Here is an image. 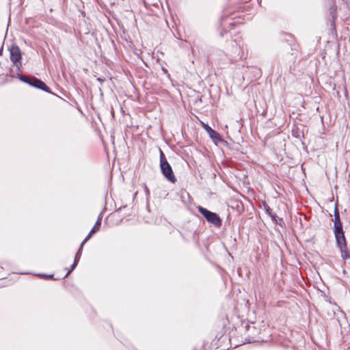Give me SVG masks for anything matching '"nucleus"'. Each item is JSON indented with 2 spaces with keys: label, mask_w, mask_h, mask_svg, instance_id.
Instances as JSON below:
<instances>
[{
  "label": "nucleus",
  "mask_w": 350,
  "mask_h": 350,
  "mask_svg": "<svg viewBox=\"0 0 350 350\" xmlns=\"http://www.w3.org/2000/svg\"><path fill=\"white\" fill-rule=\"evenodd\" d=\"M20 80L29 85L42 90L46 92H50V88L40 79L35 77H28L24 75H18Z\"/></svg>",
  "instance_id": "20e7f679"
},
{
  "label": "nucleus",
  "mask_w": 350,
  "mask_h": 350,
  "mask_svg": "<svg viewBox=\"0 0 350 350\" xmlns=\"http://www.w3.org/2000/svg\"><path fill=\"white\" fill-rule=\"evenodd\" d=\"M94 230H90V232H89V234H88V236L85 237V239L82 241V243H81V245H80V250H82L84 244L91 238V237L94 234Z\"/></svg>",
  "instance_id": "1a4fd4ad"
},
{
  "label": "nucleus",
  "mask_w": 350,
  "mask_h": 350,
  "mask_svg": "<svg viewBox=\"0 0 350 350\" xmlns=\"http://www.w3.org/2000/svg\"><path fill=\"white\" fill-rule=\"evenodd\" d=\"M97 80L100 82V83H103L105 79H102L101 78H98Z\"/></svg>",
  "instance_id": "ddd939ff"
},
{
  "label": "nucleus",
  "mask_w": 350,
  "mask_h": 350,
  "mask_svg": "<svg viewBox=\"0 0 350 350\" xmlns=\"http://www.w3.org/2000/svg\"><path fill=\"white\" fill-rule=\"evenodd\" d=\"M209 136H210L211 138H212L213 139H217L218 141H221V137L219 133H217V131H215V130L212 129H210Z\"/></svg>",
  "instance_id": "0eeeda50"
},
{
  "label": "nucleus",
  "mask_w": 350,
  "mask_h": 350,
  "mask_svg": "<svg viewBox=\"0 0 350 350\" xmlns=\"http://www.w3.org/2000/svg\"><path fill=\"white\" fill-rule=\"evenodd\" d=\"M204 128L206 130V131L208 132V133L209 134V131H210V129H211V128L210 126H208V125H206Z\"/></svg>",
  "instance_id": "f8f14e48"
},
{
  "label": "nucleus",
  "mask_w": 350,
  "mask_h": 350,
  "mask_svg": "<svg viewBox=\"0 0 350 350\" xmlns=\"http://www.w3.org/2000/svg\"><path fill=\"white\" fill-rule=\"evenodd\" d=\"M21 59V50L18 46H13L10 49V59L13 64L19 69L21 66L20 60Z\"/></svg>",
  "instance_id": "39448f33"
},
{
  "label": "nucleus",
  "mask_w": 350,
  "mask_h": 350,
  "mask_svg": "<svg viewBox=\"0 0 350 350\" xmlns=\"http://www.w3.org/2000/svg\"><path fill=\"white\" fill-rule=\"evenodd\" d=\"M264 206L267 213L271 217L272 219H275L277 216L272 213V209L270 206L267 204H265Z\"/></svg>",
  "instance_id": "6e6552de"
},
{
  "label": "nucleus",
  "mask_w": 350,
  "mask_h": 350,
  "mask_svg": "<svg viewBox=\"0 0 350 350\" xmlns=\"http://www.w3.org/2000/svg\"><path fill=\"white\" fill-rule=\"evenodd\" d=\"M334 232L337 246L340 249L341 256L344 260L350 258V250L347 247L342 224L337 206L334 208Z\"/></svg>",
  "instance_id": "f257e3e1"
},
{
  "label": "nucleus",
  "mask_w": 350,
  "mask_h": 350,
  "mask_svg": "<svg viewBox=\"0 0 350 350\" xmlns=\"http://www.w3.org/2000/svg\"><path fill=\"white\" fill-rule=\"evenodd\" d=\"M159 157H160V169L162 174L165 178L172 183H175L176 178L174 174L172 168L163 153V152L159 149Z\"/></svg>",
  "instance_id": "f03ea898"
},
{
  "label": "nucleus",
  "mask_w": 350,
  "mask_h": 350,
  "mask_svg": "<svg viewBox=\"0 0 350 350\" xmlns=\"http://www.w3.org/2000/svg\"><path fill=\"white\" fill-rule=\"evenodd\" d=\"M81 250H80V248L79 249L77 253L75 255V260H74L73 264L71 266V269L67 272L65 277L67 276L76 267V266L79 260V258L81 257Z\"/></svg>",
  "instance_id": "423d86ee"
},
{
  "label": "nucleus",
  "mask_w": 350,
  "mask_h": 350,
  "mask_svg": "<svg viewBox=\"0 0 350 350\" xmlns=\"http://www.w3.org/2000/svg\"><path fill=\"white\" fill-rule=\"evenodd\" d=\"M221 36H224V33L223 32L221 33Z\"/></svg>",
  "instance_id": "4468645a"
},
{
  "label": "nucleus",
  "mask_w": 350,
  "mask_h": 350,
  "mask_svg": "<svg viewBox=\"0 0 350 350\" xmlns=\"http://www.w3.org/2000/svg\"><path fill=\"white\" fill-rule=\"evenodd\" d=\"M198 210L208 223L217 228L221 226L222 220L217 213L210 211L201 206H198Z\"/></svg>",
  "instance_id": "7ed1b4c3"
},
{
  "label": "nucleus",
  "mask_w": 350,
  "mask_h": 350,
  "mask_svg": "<svg viewBox=\"0 0 350 350\" xmlns=\"http://www.w3.org/2000/svg\"><path fill=\"white\" fill-rule=\"evenodd\" d=\"M40 278H42L44 279H49V278H53V275H47V274H38V275Z\"/></svg>",
  "instance_id": "9b49d317"
},
{
  "label": "nucleus",
  "mask_w": 350,
  "mask_h": 350,
  "mask_svg": "<svg viewBox=\"0 0 350 350\" xmlns=\"http://www.w3.org/2000/svg\"><path fill=\"white\" fill-rule=\"evenodd\" d=\"M100 225H101V218L99 217L98 219V220L96 221V224H94V227L92 228V230H94V232H96L99 230Z\"/></svg>",
  "instance_id": "9d476101"
}]
</instances>
